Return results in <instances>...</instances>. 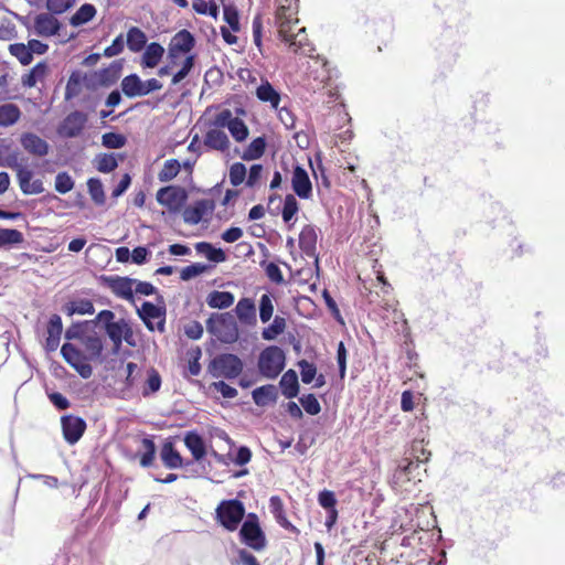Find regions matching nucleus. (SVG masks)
<instances>
[{
  "instance_id": "f257e3e1",
  "label": "nucleus",
  "mask_w": 565,
  "mask_h": 565,
  "mask_svg": "<svg viewBox=\"0 0 565 565\" xmlns=\"http://www.w3.org/2000/svg\"><path fill=\"white\" fill-rule=\"evenodd\" d=\"M206 330L220 342L232 344L239 338V329L231 312H213L206 320Z\"/></svg>"
},
{
  "instance_id": "f03ea898",
  "label": "nucleus",
  "mask_w": 565,
  "mask_h": 565,
  "mask_svg": "<svg viewBox=\"0 0 565 565\" xmlns=\"http://www.w3.org/2000/svg\"><path fill=\"white\" fill-rule=\"evenodd\" d=\"M285 365L286 354L277 345H269L259 353L257 367L259 373L266 379H276L282 372Z\"/></svg>"
},
{
  "instance_id": "7ed1b4c3",
  "label": "nucleus",
  "mask_w": 565,
  "mask_h": 565,
  "mask_svg": "<svg viewBox=\"0 0 565 565\" xmlns=\"http://www.w3.org/2000/svg\"><path fill=\"white\" fill-rule=\"evenodd\" d=\"M243 361L233 353L218 354L213 358L207 365V372L214 379L224 377L234 380L243 372Z\"/></svg>"
},
{
  "instance_id": "20e7f679",
  "label": "nucleus",
  "mask_w": 565,
  "mask_h": 565,
  "mask_svg": "<svg viewBox=\"0 0 565 565\" xmlns=\"http://www.w3.org/2000/svg\"><path fill=\"white\" fill-rule=\"evenodd\" d=\"M216 520L228 531H235L245 515L244 504L237 500H223L217 505Z\"/></svg>"
},
{
  "instance_id": "39448f33",
  "label": "nucleus",
  "mask_w": 565,
  "mask_h": 565,
  "mask_svg": "<svg viewBox=\"0 0 565 565\" xmlns=\"http://www.w3.org/2000/svg\"><path fill=\"white\" fill-rule=\"evenodd\" d=\"M276 24L281 40H289V31L299 22L298 0H277Z\"/></svg>"
},
{
  "instance_id": "423d86ee",
  "label": "nucleus",
  "mask_w": 565,
  "mask_h": 565,
  "mask_svg": "<svg viewBox=\"0 0 565 565\" xmlns=\"http://www.w3.org/2000/svg\"><path fill=\"white\" fill-rule=\"evenodd\" d=\"M241 541L255 551L266 547V537L255 513H249L239 530Z\"/></svg>"
},
{
  "instance_id": "0eeeda50",
  "label": "nucleus",
  "mask_w": 565,
  "mask_h": 565,
  "mask_svg": "<svg viewBox=\"0 0 565 565\" xmlns=\"http://www.w3.org/2000/svg\"><path fill=\"white\" fill-rule=\"evenodd\" d=\"M161 88L162 83L157 78H150L143 82L137 74L127 75L121 81V90L129 98L146 96Z\"/></svg>"
},
{
  "instance_id": "6e6552de",
  "label": "nucleus",
  "mask_w": 565,
  "mask_h": 565,
  "mask_svg": "<svg viewBox=\"0 0 565 565\" xmlns=\"http://www.w3.org/2000/svg\"><path fill=\"white\" fill-rule=\"evenodd\" d=\"M188 200L186 191L181 186L168 185L157 192V201L166 206L171 213L182 210Z\"/></svg>"
},
{
  "instance_id": "1a4fd4ad",
  "label": "nucleus",
  "mask_w": 565,
  "mask_h": 565,
  "mask_svg": "<svg viewBox=\"0 0 565 565\" xmlns=\"http://www.w3.org/2000/svg\"><path fill=\"white\" fill-rule=\"evenodd\" d=\"M195 45V39L192 33L188 30H181L175 33L168 47V57L172 64H175L177 60L183 55L190 53Z\"/></svg>"
},
{
  "instance_id": "9d476101",
  "label": "nucleus",
  "mask_w": 565,
  "mask_h": 565,
  "mask_svg": "<svg viewBox=\"0 0 565 565\" xmlns=\"http://www.w3.org/2000/svg\"><path fill=\"white\" fill-rule=\"evenodd\" d=\"M140 318L150 331L158 330L164 332L166 326V309L158 307L149 301L142 303L141 309L138 310Z\"/></svg>"
},
{
  "instance_id": "9b49d317",
  "label": "nucleus",
  "mask_w": 565,
  "mask_h": 565,
  "mask_svg": "<svg viewBox=\"0 0 565 565\" xmlns=\"http://www.w3.org/2000/svg\"><path fill=\"white\" fill-rule=\"evenodd\" d=\"M64 360L76 370L83 379H89L93 367L88 364L78 349L71 343H64L61 349Z\"/></svg>"
},
{
  "instance_id": "f8f14e48",
  "label": "nucleus",
  "mask_w": 565,
  "mask_h": 565,
  "mask_svg": "<svg viewBox=\"0 0 565 565\" xmlns=\"http://www.w3.org/2000/svg\"><path fill=\"white\" fill-rule=\"evenodd\" d=\"M87 122V116L83 111L75 110L68 114L57 128V134L63 138H75L81 135Z\"/></svg>"
},
{
  "instance_id": "ddd939ff",
  "label": "nucleus",
  "mask_w": 565,
  "mask_h": 565,
  "mask_svg": "<svg viewBox=\"0 0 565 565\" xmlns=\"http://www.w3.org/2000/svg\"><path fill=\"white\" fill-rule=\"evenodd\" d=\"M104 285L109 288L118 298L132 301L134 285L137 279L120 276H103Z\"/></svg>"
},
{
  "instance_id": "4468645a",
  "label": "nucleus",
  "mask_w": 565,
  "mask_h": 565,
  "mask_svg": "<svg viewBox=\"0 0 565 565\" xmlns=\"http://www.w3.org/2000/svg\"><path fill=\"white\" fill-rule=\"evenodd\" d=\"M215 209V203L213 200L203 199L194 202L193 205H190L183 210L182 216L183 221L190 225H196L201 221L205 218V216L211 215Z\"/></svg>"
},
{
  "instance_id": "2eb2a0df",
  "label": "nucleus",
  "mask_w": 565,
  "mask_h": 565,
  "mask_svg": "<svg viewBox=\"0 0 565 565\" xmlns=\"http://www.w3.org/2000/svg\"><path fill=\"white\" fill-rule=\"evenodd\" d=\"M61 423L63 436L70 445L76 444L85 433L86 423L81 417L66 415L62 417Z\"/></svg>"
},
{
  "instance_id": "dca6fc26",
  "label": "nucleus",
  "mask_w": 565,
  "mask_h": 565,
  "mask_svg": "<svg viewBox=\"0 0 565 565\" xmlns=\"http://www.w3.org/2000/svg\"><path fill=\"white\" fill-rule=\"evenodd\" d=\"M291 188L300 199L308 200L312 195V184L308 172L299 164L294 168Z\"/></svg>"
},
{
  "instance_id": "f3484780",
  "label": "nucleus",
  "mask_w": 565,
  "mask_h": 565,
  "mask_svg": "<svg viewBox=\"0 0 565 565\" xmlns=\"http://www.w3.org/2000/svg\"><path fill=\"white\" fill-rule=\"evenodd\" d=\"M60 29L61 23L53 13H40L34 19V31L40 36L50 38L56 35Z\"/></svg>"
},
{
  "instance_id": "a211bd4d",
  "label": "nucleus",
  "mask_w": 565,
  "mask_h": 565,
  "mask_svg": "<svg viewBox=\"0 0 565 565\" xmlns=\"http://www.w3.org/2000/svg\"><path fill=\"white\" fill-rule=\"evenodd\" d=\"M20 143L28 153L35 157H45L50 150L49 143L33 132L22 134Z\"/></svg>"
},
{
  "instance_id": "6ab92c4d",
  "label": "nucleus",
  "mask_w": 565,
  "mask_h": 565,
  "mask_svg": "<svg viewBox=\"0 0 565 565\" xmlns=\"http://www.w3.org/2000/svg\"><path fill=\"white\" fill-rule=\"evenodd\" d=\"M33 171L28 169H19L17 175L20 190L25 195L40 194L44 191L43 182L41 179H33Z\"/></svg>"
},
{
  "instance_id": "aec40b11",
  "label": "nucleus",
  "mask_w": 565,
  "mask_h": 565,
  "mask_svg": "<svg viewBox=\"0 0 565 565\" xmlns=\"http://www.w3.org/2000/svg\"><path fill=\"white\" fill-rule=\"evenodd\" d=\"M47 337L45 340L46 351H55L60 344L63 331L62 319L58 315H52L47 324Z\"/></svg>"
},
{
  "instance_id": "412c9836",
  "label": "nucleus",
  "mask_w": 565,
  "mask_h": 565,
  "mask_svg": "<svg viewBox=\"0 0 565 565\" xmlns=\"http://www.w3.org/2000/svg\"><path fill=\"white\" fill-rule=\"evenodd\" d=\"M235 313L241 323L245 326H255L256 319V307L250 298H242L236 307Z\"/></svg>"
},
{
  "instance_id": "4be33fe9",
  "label": "nucleus",
  "mask_w": 565,
  "mask_h": 565,
  "mask_svg": "<svg viewBox=\"0 0 565 565\" xmlns=\"http://www.w3.org/2000/svg\"><path fill=\"white\" fill-rule=\"evenodd\" d=\"M160 459L168 469L181 468L184 465L182 456L174 448L173 443L169 440L161 447Z\"/></svg>"
},
{
  "instance_id": "5701e85b",
  "label": "nucleus",
  "mask_w": 565,
  "mask_h": 565,
  "mask_svg": "<svg viewBox=\"0 0 565 565\" xmlns=\"http://www.w3.org/2000/svg\"><path fill=\"white\" fill-rule=\"evenodd\" d=\"M317 237V231L312 225H306L299 234V246L309 257L316 255Z\"/></svg>"
},
{
  "instance_id": "b1692460",
  "label": "nucleus",
  "mask_w": 565,
  "mask_h": 565,
  "mask_svg": "<svg viewBox=\"0 0 565 565\" xmlns=\"http://www.w3.org/2000/svg\"><path fill=\"white\" fill-rule=\"evenodd\" d=\"M164 54V49L161 44L152 42L145 46V52L141 57V64L143 67L153 68L161 61Z\"/></svg>"
},
{
  "instance_id": "393cba45",
  "label": "nucleus",
  "mask_w": 565,
  "mask_h": 565,
  "mask_svg": "<svg viewBox=\"0 0 565 565\" xmlns=\"http://www.w3.org/2000/svg\"><path fill=\"white\" fill-rule=\"evenodd\" d=\"M279 386L286 398H294L299 393V382L296 371L288 370L280 379Z\"/></svg>"
},
{
  "instance_id": "a878e982",
  "label": "nucleus",
  "mask_w": 565,
  "mask_h": 565,
  "mask_svg": "<svg viewBox=\"0 0 565 565\" xmlns=\"http://www.w3.org/2000/svg\"><path fill=\"white\" fill-rule=\"evenodd\" d=\"M252 396L257 406H266L277 401L278 393L275 385L267 384L255 388Z\"/></svg>"
},
{
  "instance_id": "bb28decb",
  "label": "nucleus",
  "mask_w": 565,
  "mask_h": 565,
  "mask_svg": "<svg viewBox=\"0 0 565 565\" xmlns=\"http://www.w3.org/2000/svg\"><path fill=\"white\" fill-rule=\"evenodd\" d=\"M235 301V297L230 291L213 290L206 297V303L213 309H227Z\"/></svg>"
},
{
  "instance_id": "cd10ccee",
  "label": "nucleus",
  "mask_w": 565,
  "mask_h": 565,
  "mask_svg": "<svg viewBox=\"0 0 565 565\" xmlns=\"http://www.w3.org/2000/svg\"><path fill=\"white\" fill-rule=\"evenodd\" d=\"M204 143L211 149L225 151L230 147L227 135L220 129H211L204 137Z\"/></svg>"
},
{
  "instance_id": "c85d7f7f",
  "label": "nucleus",
  "mask_w": 565,
  "mask_h": 565,
  "mask_svg": "<svg viewBox=\"0 0 565 565\" xmlns=\"http://www.w3.org/2000/svg\"><path fill=\"white\" fill-rule=\"evenodd\" d=\"M184 444L186 448L191 451L194 460L199 461L205 456V444L203 438L198 433H186L184 437Z\"/></svg>"
},
{
  "instance_id": "c756f323",
  "label": "nucleus",
  "mask_w": 565,
  "mask_h": 565,
  "mask_svg": "<svg viewBox=\"0 0 565 565\" xmlns=\"http://www.w3.org/2000/svg\"><path fill=\"white\" fill-rule=\"evenodd\" d=\"M256 96L259 100L269 103L273 108L278 109L280 95L268 81L263 82L257 87Z\"/></svg>"
},
{
  "instance_id": "7c9ffc66",
  "label": "nucleus",
  "mask_w": 565,
  "mask_h": 565,
  "mask_svg": "<svg viewBox=\"0 0 565 565\" xmlns=\"http://www.w3.org/2000/svg\"><path fill=\"white\" fill-rule=\"evenodd\" d=\"M269 507L271 513L274 514L276 521L286 530H289L296 534L299 533V530L294 526L286 518L284 505L279 497H271L269 501Z\"/></svg>"
},
{
  "instance_id": "2f4dec72",
  "label": "nucleus",
  "mask_w": 565,
  "mask_h": 565,
  "mask_svg": "<svg viewBox=\"0 0 565 565\" xmlns=\"http://www.w3.org/2000/svg\"><path fill=\"white\" fill-rule=\"evenodd\" d=\"M289 40H282L286 44H288V47L291 52L298 53H307L310 51L306 50V46H309L307 34H306V28H300L297 33L292 32V29L289 31Z\"/></svg>"
},
{
  "instance_id": "473e14b6",
  "label": "nucleus",
  "mask_w": 565,
  "mask_h": 565,
  "mask_svg": "<svg viewBox=\"0 0 565 565\" xmlns=\"http://www.w3.org/2000/svg\"><path fill=\"white\" fill-rule=\"evenodd\" d=\"M21 117L20 108L12 103L0 106V127H10L19 121Z\"/></svg>"
},
{
  "instance_id": "72a5a7b5",
  "label": "nucleus",
  "mask_w": 565,
  "mask_h": 565,
  "mask_svg": "<svg viewBox=\"0 0 565 565\" xmlns=\"http://www.w3.org/2000/svg\"><path fill=\"white\" fill-rule=\"evenodd\" d=\"M147 44L146 33L137 26H131L127 32V46L134 52H140Z\"/></svg>"
},
{
  "instance_id": "f704fd0d",
  "label": "nucleus",
  "mask_w": 565,
  "mask_h": 565,
  "mask_svg": "<svg viewBox=\"0 0 565 565\" xmlns=\"http://www.w3.org/2000/svg\"><path fill=\"white\" fill-rule=\"evenodd\" d=\"M47 73V65L44 62L38 63L28 74L22 76L21 83L24 87H34Z\"/></svg>"
},
{
  "instance_id": "c9c22d12",
  "label": "nucleus",
  "mask_w": 565,
  "mask_h": 565,
  "mask_svg": "<svg viewBox=\"0 0 565 565\" xmlns=\"http://www.w3.org/2000/svg\"><path fill=\"white\" fill-rule=\"evenodd\" d=\"M127 324L128 322L125 319H120L118 321L107 323V326H105L106 333L113 341L116 349H119L121 347L122 337Z\"/></svg>"
},
{
  "instance_id": "e433bc0d",
  "label": "nucleus",
  "mask_w": 565,
  "mask_h": 565,
  "mask_svg": "<svg viewBox=\"0 0 565 565\" xmlns=\"http://www.w3.org/2000/svg\"><path fill=\"white\" fill-rule=\"evenodd\" d=\"M96 14V9L93 4L85 3L81 6L77 11L71 17L70 23L73 26H81L89 22Z\"/></svg>"
},
{
  "instance_id": "4c0bfd02",
  "label": "nucleus",
  "mask_w": 565,
  "mask_h": 565,
  "mask_svg": "<svg viewBox=\"0 0 565 565\" xmlns=\"http://www.w3.org/2000/svg\"><path fill=\"white\" fill-rule=\"evenodd\" d=\"M199 254L204 255L209 260L214 263H222L226 259L225 253L221 248H215L212 244L200 242L195 245Z\"/></svg>"
},
{
  "instance_id": "58836bf2",
  "label": "nucleus",
  "mask_w": 565,
  "mask_h": 565,
  "mask_svg": "<svg viewBox=\"0 0 565 565\" xmlns=\"http://www.w3.org/2000/svg\"><path fill=\"white\" fill-rule=\"evenodd\" d=\"M65 312L67 313V316H73L75 313L93 315L95 312V308L90 300L81 299L78 301L70 302L65 308Z\"/></svg>"
},
{
  "instance_id": "ea45409f",
  "label": "nucleus",
  "mask_w": 565,
  "mask_h": 565,
  "mask_svg": "<svg viewBox=\"0 0 565 565\" xmlns=\"http://www.w3.org/2000/svg\"><path fill=\"white\" fill-rule=\"evenodd\" d=\"M181 164L177 159H169L164 162L163 168L158 173V179L161 182H169L173 180L180 172Z\"/></svg>"
},
{
  "instance_id": "a19ab883",
  "label": "nucleus",
  "mask_w": 565,
  "mask_h": 565,
  "mask_svg": "<svg viewBox=\"0 0 565 565\" xmlns=\"http://www.w3.org/2000/svg\"><path fill=\"white\" fill-rule=\"evenodd\" d=\"M265 148H266L265 138L257 137L249 143V146L245 150L243 159H245V160L259 159L264 154Z\"/></svg>"
},
{
  "instance_id": "79ce46f5",
  "label": "nucleus",
  "mask_w": 565,
  "mask_h": 565,
  "mask_svg": "<svg viewBox=\"0 0 565 565\" xmlns=\"http://www.w3.org/2000/svg\"><path fill=\"white\" fill-rule=\"evenodd\" d=\"M286 329V320L280 316H276L271 324L265 328L262 332L264 340H274L277 335L281 334Z\"/></svg>"
},
{
  "instance_id": "37998d69",
  "label": "nucleus",
  "mask_w": 565,
  "mask_h": 565,
  "mask_svg": "<svg viewBox=\"0 0 565 565\" xmlns=\"http://www.w3.org/2000/svg\"><path fill=\"white\" fill-rule=\"evenodd\" d=\"M88 193L97 205H103L106 201L103 183L99 179L90 178L87 181Z\"/></svg>"
},
{
  "instance_id": "c03bdc74",
  "label": "nucleus",
  "mask_w": 565,
  "mask_h": 565,
  "mask_svg": "<svg viewBox=\"0 0 565 565\" xmlns=\"http://www.w3.org/2000/svg\"><path fill=\"white\" fill-rule=\"evenodd\" d=\"M9 52L19 60L22 65H29L33 61L32 52L23 43H14L9 46Z\"/></svg>"
},
{
  "instance_id": "a18cd8bd",
  "label": "nucleus",
  "mask_w": 565,
  "mask_h": 565,
  "mask_svg": "<svg viewBox=\"0 0 565 565\" xmlns=\"http://www.w3.org/2000/svg\"><path fill=\"white\" fill-rule=\"evenodd\" d=\"M161 387V376L159 372L154 369H150L148 371V379L146 385L142 390L143 396H149L150 394L157 393Z\"/></svg>"
},
{
  "instance_id": "49530a36",
  "label": "nucleus",
  "mask_w": 565,
  "mask_h": 565,
  "mask_svg": "<svg viewBox=\"0 0 565 565\" xmlns=\"http://www.w3.org/2000/svg\"><path fill=\"white\" fill-rule=\"evenodd\" d=\"M95 162L97 170L103 173H109L114 171L118 166L115 156L107 153L97 156Z\"/></svg>"
},
{
  "instance_id": "de8ad7c7",
  "label": "nucleus",
  "mask_w": 565,
  "mask_h": 565,
  "mask_svg": "<svg viewBox=\"0 0 565 565\" xmlns=\"http://www.w3.org/2000/svg\"><path fill=\"white\" fill-rule=\"evenodd\" d=\"M223 18L225 22L230 25V29L233 32H238L241 30L239 25V14L237 9L232 4H225L223 8Z\"/></svg>"
},
{
  "instance_id": "09e8293b",
  "label": "nucleus",
  "mask_w": 565,
  "mask_h": 565,
  "mask_svg": "<svg viewBox=\"0 0 565 565\" xmlns=\"http://www.w3.org/2000/svg\"><path fill=\"white\" fill-rule=\"evenodd\" d=\"M126 142V137L117 132H106L102 137V145L108 149H120Z\"/></svg>"
},
{
  "instance_id": "8fccbe9b",
  "label": "nucleus",
  "mask_w": 565,
  "mask_h": 565,
  "mask_svg": "<svg viewBox=\"0 0 565 565\" xmlns=\"http://www.w3.org/2000/svg\"><path fill=\"white\" fill-rule=\"evenodd\" d=\"M23 234L14 228H0L1 245H18L23 242Z\"/></svg>"
},
{
  "instance_id": "3c124183",
  "label": "nucleus",
  "mask_w": 565,
  "mask_h": 565,
  "mask_svg": "<svg viewBox=\"0 0 565 565\" xmlns=\"http://www.w3.org/2000/svg\"><path fill=\"white\" fill-rule=\"evenodd\" d=\"M74 184H75V182L72 179V177L65 171L58 172L55 177L54 188H55L56 192H58L61 194H65V193L70 192L71 190H73Z\"/></svg>"
},
{
  "instance_id": "603ef678",
  "label": "nucleus",
  "mask_w": 565,
  "mask_h": 565,
  "mask_svg": "<svg viewBox=\"0 0 565 565\" xmlns=\"http://www.w3.org/2000/svg\"><path fill=\"white\" fill-rule=\"evenodd\" d=\"M273 312H274V306H273L271 296L268 294H264L259 300L260 321L263 323L268 322L270 320V318L273 317Z\"/></svg>"
},
{
  "instance_id": "864d4df0",
  "label": "nucleus",
  "mask_w": 565,
  "mask_h": 565,
  "mask_svg": "<svg viewBox=\"0 0 565 565\" xmlns=\"http://www.w3.org/2000/svg\"><path fill=\"white\" fill-rule=\"evenodd\" d=\"M142 447L145 449V452L142 454V456L140 458V465L142 467H150L154 460L156 445L152 439L143 438Z\"/></svg>"
},
{
  "instance_id": "5fc2aeb1",
  "label": "nucleus",
  "mask_w": 565,
  "mask_h": 565,
  "mask_svg": "<svg viewBox=\"0 0 565 565\" xmlns=\"http://www.w3.org/2000/svg\"><path fill=\"white\" fill-rule=\"evenodd\" d=\"M299 211V204L295 195L287 194L282 207V220L289 222Z\"/></svg>"
},
{
  "instance_id": "6e6d98bb",
  "label": "nucleus",
  "mask_w": 565,
  "mask_h": 565,
  "mask_svg": "<svg viewBox=\"0 0 565 565\" xmlns=\"http://www.w3.org/2000/svg\"><path fill=\"white\" fill-rule=\"evenodd\" d=\"M228 130L232 135V137L237 141L242 142L244 141L248 136V128L245 125V122L239 119L235 118V120L232 121L231 126L228 127Z\"/></svg>"
},
{
  "instance_id": "4d7b16f0",
  "label": "nucleus",
  "mask_w": 565,
  "mask_h": 565,
  "mask_svg": "<svg viewBox=\"0 0 565 565\" xmlns=\"http://www.w3.org/2000/svg\"><path fill=\"white\" fill-rule=\"evenodd\" d=\"M209 268H210V266L202 264V263H195V264L189 265V266L182 268V270L180 273V278L184 281L190 280L196 276L202 275Z\"/></svg>"
},
{
  "instance_id": "13d9d810",
  "label": "nucleus",
  "mask_w": 565,
  "mask_h": 565,
  "mask_svg": "<svg viewBox=\"0 0 565 565\" xmlns=\"http://www.w3.org/2000/svg\"><path fill=\"white\" fill-rule=\"evenodd\" d=\"M298 366L300 367L301 381L305 384H310L317 375V367L315 364L308 362L307 360H300L298 362Z\"/></svg>"
},
{
  "instance_id": "bf43d9fd",
  "label": "nucleus",
  "mask_w": 565,
  "mask_h": 565,
  "mask_svg": "<svg viewBox=\"0 0 565 565\" xmlns=\"http://www.w3.org/2000/svg\"><path fill=\"white\" fill-rule=\"evenodd\" d=\"M84 345L92 358L100 356L104 349L100 338L96 335L86 337L84 340Z\"/></svg>"
},
{
  "instance_id": "052dcab7",
  "label": "nucleus",
  "mask_w": 565,
  "mask_h": 565,
  "mask_svg": "<svg viewBox=\"0 0 565 565\" xmlns=\"http://www.w3.org/2000/svg\"><path fill=\"white\" fill-rule=\"evenodd\" d=\"M76 0H47L46 8L53 14H62L74 6Z\"/></svg>"
},
{
  "instance_id": "680f3d73",
  "label": "nucleus",
  "mask_w": 565,
  "mask_h": 565,
  "mask_svg": "<svg viewBox=\"0 0 565 565\" xmlns=\"http://www.w3.org/2000/svg\"><path fill=\"white\" fill-rule=\"evenodd\" d=\"M300 403L305 411L310 415H317L321 412L320 403L313 394L303 395L300 398Z\"/></svg>"
},
{
  "instance_id": "e2e57ef3",
  "label": "nucleus",
  "mask_w": 565,
  "mask_h": 565,
  "mask_svg": "<svg viewBox=\"0 0 565 565\" xmlns=\"http://www.w3.org/2000/svg\"><path fill=\"white\" fill-rule=\"evenodd\" d=\"M246 178V167L241 163H234L230 169V181L234 186L239 185Z\"/></svg>"
},
{
  "instance_id": "0e129e2a",
  "label": "nucleus",
  "mask_w": 565,
  "mask_h": 565,
  "mask_svg": "<svg viewBox=\"0 0 565 565\" xmlns=\"http://www.w3.org/2000/svg\"><path fill=\"white\" fill-rule=\"evenodd\" d=\"M88 323V321L73 323L67 328L65 338L68 340L81 339L84 335Z\"/></svg>"
},
{
  "instance_id": "69168bd1",
  "label": "nucleus",
  "mask_w": 565,
  "mask_h": 565,
  "mask_svg": "<svg viewBox=\"0 0 565 565\" xmlns=\"http://www.w3.org/2000/svg\"><path fill=\"white\" fill-rule=\"evenodd\" d=\"M125 47L124 35L119 34L113 43L104 50V56L113 57L119 55Z\"/></svg>"
},
{
  "instance_id": "338daca9",
  "label": "nucleus",
  "mask_w": 565,
  "mask_h": 565,
  "mask_svg": "<svg viewBox=\"0 0 565 565\" xmlns=\"http://www.w3.org/2000/svg\"><path fill=\"white\" fill-rule=\"evenodd\" d=\"M235 118L230 109H223L215 116L213 125L218 128H228Z\"/></svg>"
},
{
  "instance_id": "774afa93",
  "label": "nucleus",
  "mask_w": 565,
  "mask_h": 565,
  "mask_svg": "<svg viewBox=\"0 0 565 565\" xmlns=\"http://www.w3.org/2000/svg\"><path fill=\"white\" fill-rule=\"evenodd\" d=\"M318 502L326 510H330L335 508L337 499L332 491L323 490L318 495Z\"/></svg>"
}]
</instances>
